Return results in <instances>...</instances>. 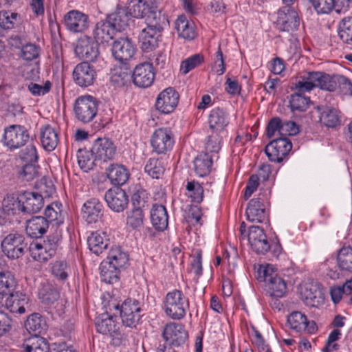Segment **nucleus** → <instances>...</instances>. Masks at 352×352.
<instances>
[{"instance_id":"obj_1","label":"nucleus","mask_w":352,"mask_h":352,"mask_svg":"<svg viewBox=\"0 0 352 352\" xmlns=\"http://www.w3.org/2000/svg\"><path fill=\"white\" fill-rule=\"evenodd\" d=\"M61 240L62 230L56 228L54 233L47 236L45 239L30 243L29 251L32 258L38 262L47 261L56 254Z\"/></svg>"},{"instance_id":"obj_2","label":"nucleus","mask_w":352,"mask_h":352,"mask_svg":"<svg viewBox=\"0 0 352 352\" xmlns=\"http://www.w3.org/2000/svg\"><path fill=\"white\" fill-rule=\"evenodd\" d=\"M315 87L333 91L335 90V83L331 80V76L326 73L311 72L301 76L296 84V88L299 91H309Z\"/></svg>"},{"instance_id":"obj_3","label":"nucleus","mask_w":352,"mask_h":352,"mask_svg":"<svg viewBox=\"0 0 352 352\" xmlns=\"http://www.w3.org/2000/svg\"><path fill=\"white\" fill-rule=\"evenodd\" d=\"M3 253L10 259L21 258L29 250L26 237L19 232H12L6 235L1 242Z\"/></svg>"},{"instance_id":"obj_4","label":"nucleus","mask_w":352,"mask_h":352,"mask_svg":"<svg viewBox=\"0 0 352 352\" xmlns=\"http://www.w3.org/2000/svg\"><path fill=\"white\" fill-rule=\"evenodd\" d=\"M189 308V300L181 290L173 289L169 292L164 300L166 314L173 320H181L186 316Z\"/></svg>"},{"instance_id":"obj_5","label":"nucleus","mask_w":352,"mask_h":352,"mask_svg":"<svg viewBox=\"0 0 352 352\" xmlns=\"http://www.w3.org/2000/svg\"><path fill=\"white\" fill-rule=\"evenodd\" d=\"M74 110L78 121L88 123L97 115L98 102L96 98L90 95L79 96L75 101Z\"/></svg>"},{"instance_id":"obj_6","label":"nucleus","mask_w":352,"mask_h":352,"mask_svg":"<svg viewBox=\"0 0 352 352\" xmlns=\"http://www.w3.org/2000/svg\"><path fill=\"white\" fill-rule=\"evenodd\" d=\"M95 326L98 333L111 337L116 344L125 338L120 331L121 325L116 316L102 314L96 318Z\"/></svg>"},{"instance_id":"obj_7","label":"nucleus","mask_w":352,"mask_h":352,"mask_svg":"<svg viewBox=\"0 0 352 352\" xmlns=\"http://www.w3.org/2000/svg\"><path fill=\"white\" fill-rule=\"evenodd\" d=\"M300 19L297 11L290 6H284L277 12L276 28L281 32H293L300 25Z\"/></svg>"},{"instance_id":"obj_8","label":"nucleus","mask_w":352,"mask_h":352,"mask_svg":"<svg viewBox=\"0 0 352 352\" xmlns=\"http://www.w3.org/2000/svg\"><path fill=\"white\" fill-rule=\"evenodd\" d=\"M21 213L23 214L21 196L6 195L2 201L0 208V224L4 225L8 222L13 221L14 218Z\"/></svg>"},{"instance_id":"obj_9","label":"nucleus","mask_w":352,"mask_h":352,"mask_svg":"<svg viewBox=\"0 0 352 352\" xmlns=\"http://www.w3.org/2000/svg\"><path fill=\"white\" fill-rule=\"evenodd\" d=\"M270 192L260 193L256 198L250 201L246 208L247 219L251 222L262 223L267 219L265 203L269 199Z\"/></svg>"},{"instance_id":"obj_10","label":"nucleus","mask_w":352,"mask_h":352,"mask_svg":"<svg viewBox=\"0 0 352 352\" xmlns=\"http://www.w3.org/2000/svg\"><path fill=\"white\" fill-rule=\"evenodd\" d=\"M28 139L29 133L23 126L13 124L5 129L4 143L11 150L24 146Z\"/></svg>"},{"instance_id":"obj_11","label":"nucleus","mask_w":352,"mask_h":352,"mask_svg":"<svg viewBox=\"0 0 352 352\" xmlns=\"http://www.w3.org/2000/svg\"><path fill=\"white\" fill-rule=\"evenodd\" d=\"M179 100V93L173 87H170L158 94L155 106L159 112L163 114H169L176 109Z\"/></svg>"},{"instance_id":"obj_12","label":"nucleus","mask_w":352,"mask_h":352,"mask_svg":"<svg viewBox=\"0 0 352 352\" xmlns=\"http://www.w3.org/2000/svg\"><path fill=\"white\" fill-rule=\"evenodd\" d=\"M292 148V142L285 137L271 141L265 148V152L271 162H281Z\"/></svg>"},{"instance_id":"obj_13","label":"nucleus","mask_w":352,"mask_h":352,"mask_svg":"<svg viewBox=\"0 0 352 352\" xmlns=\"http://www.w3.org/2000/svg\"><path fill=\"white\" fill-rule=\"evenodd\" d=\"M155 76V72L153 64L149 62H143L135 67L132 79L137 87L147 88L153 83Z\"/></svg>"},{"instance_id":"obj_14","label":"nucleus","mask_w":352,"mask_h":352,"mask_svg":"<svg viewBox=\"0 0 352 352\" xmlns=\"http://www.w3.org/2000/svg\"><path fill=\"white\" fill-rule=\"evenodd\" d=\"M75 52L85 62L94 61L99 55L98 43L91 36L83 35L77 41Z\"/></svg>"},{"instance_id":"obj_15","label":"nucleus","mask_w":352,"mask_h":352,"mask_svg":"<svg viewBox=\"0 0 352 352\" xmlns=\"http://www.w3.org/2000/svg\"><path fill=\"white\" fill-rule=\"evenodd\" d=\"M151 142L153 150L157 153H166L174 144L172 131L168 128L156 129L152 135Z\"/></svg>"},{"instance_id":"obj_16","label":"nucleus","mask_w":352,"mask_h":352,"mask_svg":"<svg viewBox=\"0 0 352 352\" xmlns=\"http://www.w3.org/2000/svg\"><path fill=\"white\" fill-rule=\"evenodd\" d=\"M111 51L117 60L124 63L133 57L136 52V47L129 37H120L113 43Z\"/></svg>"},{"instance_id":"obj_17","label":"nucleus","mask_w":352,"mask_h":352,"mask_svg":"<svg viewBox=\"0 0 352 352\" xmlns=\"http://www.w3.org/2000/svg\"><path fill=\"white\" fill-rule=\"evenodd\" d=\"M74 82L81 87H87L94 84L96 78L94 67L87 62L78 64L73 71Z\"/></svg>"},{"instance_id":"obj_18","label":"nucleus","mask_w":352,"mask_h":352,"mask_svg":"<svg viewBox=\"0 0 352 352\" xmlns=\"http://www.w3.org/2000/svg\"><path fill=\"white\" fill-rule=\"evenodd\" d=\"M104 199L109 208L116 212L124 211L129 204L128 195L119 187L108 190L105 192Z\"/></svg>"},{"instance_id":"obj_19","label":"nucleus","mask_w":352,"mask_h":352,"mask_svg":"<svg viewBox=\"0 0 352 352\" xmlns=\"http://www.w3.org/2000/svg\"><path fill=\"white\" fill-rule=\"evenodd\" d=\"M248 241L252 249L257 254H265L270 249V242L263 228L251 226L249 228Z\"/></svg>"},{"instance_id":"obj_20","label":"nucleus","mask_w":352,"mask_h":352,"mask_svg":"<svg viewBox=\"0 0 352 352\" xmlns=\"http://www.w3.org/2000/svg\"><path fill=\"white\" fill-rule=\"evenodd\" d=\"M67 29L72 32H82L89 27V16L76 10L68 12L64 16Z\"/></svg>"},{"instance_id":"obj_21","label":"nucleus","mask_w":352,"mask_h":352,"mask_svg":"<svg viewBox=\"0 0 352 352\" xmlns=\"http://www.w3.org/2000/svg\"><path fill=\"white\" fill-rule=\"evenodd\" d=\"M82 216L88 223H94L100 221L104 215L102 204L96 198L87 200L82 205Z\"/></svg>"},{"instance_id":"obj_22","label":"nucleus","mask_w":352,"mask_h":352,"mask_svg":"<svg viewBox=\"0 0 352 352\" xmlns=\"http://www.w3.org/2000/svg\"><path fill=\"white\" fill-rule=\"evenodd\" d=\"M164 340L173 346H180L188 338V333L181 324L170 322L167 324L162 333Z\"/></svg>"},{"instance_id":"obj_23","label":"nucleus","mask_w":352,"mask_h":352,"mask_svg":"<svg viewBox=\"0 0 352 352\" xmlns=\"http://www.w3.org/2000/svg\"><path fill=\"white\" fill-rule=\"evenodd\" d=\"M92 152L98 160L107 162L113 159L116 147L108 138H98L92 146Z\"/></svg>"},{"instance_id":"obj_24","label":"nucleus","mask_w":352,"mask_h":352,"mask_svg":"<svg viewBox=\"0 0 352 352\" xmlns=\"http://www.w3.org/2000/svg\"><path fill=\"white\" fill-rule=\"evenodd\" d=\"M287 323L290 328L297 332L314 333L316 324L314 321H309L306 316L300 311H293L287 316Z\"/></svg>"},{"instance_id":"obj_25","label":"nucleus","mask_w":352,"mask_h":352,"mask_svg":"<svg viewBox=\"0 0 352 352\" xmlns=\"http://www.w3.org/2000/svg\"><path fill=\"white\" fill-rule=\"evenodd\" d=\"M28 297L19 292L9 294L3 302V306L12 313L24 314L28 307Z\"/></svg>"},{"instance_id":"obj_26","label":"nucleus","mask_w":352,"mask_h":352,"mask_svg":"<svg viewBox=\"0 0 352 352\" xmlns=\"http://www.w3.org/2000/svg\"><path fill=\"white\" fill-rule=\"evenodd\" d=\"M23 214L38 212L43 206V196L34 192H25L21 195Z\"/></svg>"},{"instance_id":"obj_27","label":"nucleus","mask_w":352,"mask_h":352,"mask_svg":"<svg viewBox=\"0 0 352 352\" xmlns=\"http://www.w3.org/2000/svg\"><path fill=\"white\" fill-rule=\"evenodd\" d=\"M208 123L212 133H223L229 124L228 114L223 109L215 108L210 111Z\"/></svg>"},{"instance_id":"obj_28","label":"nucleus","mask_w":352,"mask_h":352,"mask_svg":"<svg viewBox=\"0 0 352 352\" xmlns=\"http://www.w3.org/2000/svg\"><path fill=\"white\" fill-rule=\"evenodd\" d=\"M161 36L162 31L155 30L148 27L143 29L139 36L142 49L146 52L155 49L158 46Z\"/></svg>"},{"instance_id":"obj_29","label":"nucleus","mask_w":352,"mask_h":352,"mask_svg":"<svg viewBox=\"0 0 352 352\" xmlns=\"http://www.w3.org/2000/svg\"><path fill=\"white\" fill-rule=\"evenodd\" d=\"M40 138L43 147L47 151H54L59 142L56 129L50 124L44 125L40 129Z\"/></svg>"},{"instance_id":"obj_30","label":"nucleus","mask_w":352,"mask_h":352,"mask_svg":"<svg viewBox=\"0 0 352 352\" xmlns=\"http://www.w3.org/2000/svg\"><path fill=\"white\" fill-rule=\"evenodd\" d=\"M106 173L111 183L114 186L124 184L129 178V172L126 168L118 164H111L106 170Z\"/></svg>"},{"instance_id":"obj_31","label":"nucleus","mask_w":352,"mask_h":352,"mask_svg":"<svg viewBox=\"0 0 352 352\" xmlns=\"http://www.w3.org/2000/svg\"><path fill=\"white\" fill-rule=\"evenodd\" d=\"M151 220L153 226L157 231L165 230L168 224V213L163 205H153L151 211Z\"/></svg>"},{"instance_id":"obj_32","label":"nucleus","mask_w":352,"mask_h":352,"mask_svg":"<svg viewBox=\"0 0 352 352\" xmlns=\"http://www.w3.org/2000/svg\"><path fill=\"white\" fill-rule=\"evenodd\" d=\"M49 224L45 218L36 216L28 220L26 223V233L32 238L41 236L47 232Z\"/></svg>"},{"instance_id":"obj_33","label":"nucleus","mask_w":352,"mask_h":352,"mask_svg":"<svg viewBox=\"0 0 352 352\" xmlns=\"http://www.w3.org/2000/svg\"><path fill=\"white\" fill-rule=\"evenodd\" d=\"M116 31L106 20L98 22L93 31L94 38L99 43H108L112 40Z\"/></svg>"},{"instance_id":"obj_34","label":"nucleus","mask_w":352,"mask_h":352,"mask_svg":"<svg viewBox=\"0 0 352 352\" xmlns=\"http://www.w3.org/2000/svg\"><path fill=\"white\" fill-rule=\"evenodd\" d=\"M320 113L319 120L327 127L334 128L340 124V116L336 109L329 107H316Z\"/></svg>"},{"instance_id":"obj_35","label":"nucleus","mask_w":352,"mask_h":352,"mask_svg":"<svg viewBox=\"0 0 352 352\" xmlns=\"http://www.w3.org/2000/svg\"><path fill=\"white\" fill-rule=\"evenodd\" d=\"M129 14L124 8L118 7L114 12L107 16L106 21L116 32H121L128 25Z\"/></svg>"},{"instance_id":"obj_36","label":"nucleus","mask_w":352,"mask_h":352,"mask_svg":"<svg viewBox=\"0 0 352 352\" xmlns=\"http://www.w3.org/2000/svg\"><path fill=\"white\" fill-rule=\"evenodd\" d=\"M154 8H157L156 0H138L128 12L130 16L140 19L146 17Z\"/></svg>"},{"instance_id":"obj_37","label":"nucleus","mask_w":352,"mask_h":352,"mask_svg":"<svg viewBox=\"0 0 352 352\" xmlns=\"http://www.w3.org/2000/svg\"><path fill=\"white\" fill-rule=\"evenodd\" d=\"M21 347L23 352H49L50 344L43 337L34 335L25 340Z\"/></svg>"},{"instance_id":"obj_38","label":"nucleus","mask_w":352,"mask_h":352,"mask_svg":"<svg viewBox=\"0 0 352 352\" xmlns=\"http://www.w3.org/2000/svg\"><path fill=\"white\" fill-rule=\"evenodd\" d=\"M175 27L179 36L189 40L195 37L194 23L189 21L185 15L182 14L177 17Z\"/></svg>"},{"instance_id":"obj_39","label":"nucleus","mask_w":352,"mask_h":352,"mask_svg":"<svg viewBox=\"0 0 352 352\" xmlns=\"http://www.w3.org/2000/svg\"><path fill=\"white\" fill-rule=\"evenodd\" d=\"M212 157L208 153H202L195 159V171L198 176L205 177L210 173L213 162Z\"/></svg>"},{"instance_id":"obj_40","label":"nucleus","mask_w":352,"mask_h":352,"mask_svg":"<svg viewBox=\"0 0 352 352\" xmlns=\"http://www.w3.org/2000/svg\"><path fill=\"white\" fill-rule=\"evenodd\" d=\"M265 286L267 294L272 298H282L286 293V283L280 276L274 278L265 283Z\"/></svg>"},{"instance_id":"obj_41","label":"nucleus","mask_w":352,"mask_h":352,"mask_svg":"<svg viewBox=\"0 0 352 352\" xmlns=\"http://www.w3.org/2000/svg\"><path fill=\"white\" fill-rule=\"evenodd\" d=\"M62 204L59 202H53L45 209L44 214L47 223H54L60 226L63 223L64 217L62 214Z\"/></svg>"},{"instance_id":"obj_42","label":"nucleus","mask_w":352,"mask_h":352,"mask_svg":"<svg viewBox=\"0 0 352 352\" xmlns=\"http://www.w3.org/2000/svg\"><path fill=\"white\" fill-rule=\"evenodd\" d=\"M146 27L162 32L169 23L167 16L160 11H158L157 8H154L153 10H151V13L146 16Z\"/></svg>"},{"instance_id":"obj_43","label":"nucleus","mask_w":352,"mask_h":352,"mask_svg":"<svg viewBox=\"0 0 352 352\" xmlns=\"http://www.w3.org/2000/svg\"><path fill=\"white\" fill-rule=\"evenodd\" d=\"M89 250L96 255L102 253L108 246V240L103 234L93 232L87 239Z\"/></svg>"},{"instance_id":"obj_44","label":"nucleus","mask_w":352,"mask_h":352,"mask_svg":"<svg viewBox=\"0 0 352 352\" xmlns=\"http://www.w3.org/2000/svg\"><path fill=\"white\" fill-rule=\"evenodd\" d=\"M77 158L80 168L86 173L94 168L96 161L98 160L92 152V148L90 151L87 149H78Z\"/></svg>"},{"instance_id":"obj_45","label":"nucleus","mask_w":352,"mask_h":352,"mask_svg":"<svg viewBox=\"0 0 352 352\" xmlns=\"http://www.w3.org/2000/svg\"><path fill=\"white\" fill-rule=\"evenodd\" d=\"M337 265L340 270L352 272V247L343 246L337 254Z\"/></svg>"},{"instance_id":"obj_46","label":"nucleus","mask_w":352,"mask_h":352,"mask_svg":"<svg viewBox=\"0 0 352 352\" xmlns=\"http://www.w3.org/2000/svg\"><path fill=\"white\" fill-rule=\"evenodd\" d=\"M120 267L112 265L109 261H103L100 265L102 280L107 283H113L118 279Z\"/></svg>"},{"instance_id":"obj_47","label":"nucleus","mask_w":352,"mask_h":352,"mask_svg":"<svg viewBox=\"0 0 352 352\" xmlns=\"http://www.w3.org/2000/svg\"><path fill=\"white\" fill-rule=\"evenodd\" d=\"M38 297L45 305H51L56 302L60 297L56 288L50 284H43L38 292Z\"/></svg>"},{"instance_id":"obj_48","label":"nucleus","mask_w":352,"mask_h":352,"mask_svg":"<svg viewBox=\"0 0 352 352\" xmlns=\"http://www.w3.org/2000/svg\"><path fill=\"white\" fill-rule=\"evenodd\" d=\"M15 286L16 280L10 272H0V295L1 296H7L14 291Z\"/></svg>"},{"instance_id":"obj_49","label":"nucleus","mask_w":352,"mask_h":352,"mask_svg":"<svg viewBox=\"0 0 352 352\" xmlns=\"http://www.w3.org/2000/svg\"><path fill=\"white\" fill-rule=\"evenodd\" d=\"M338 36L344 43L352 45V16L344 17L339 23Z\"/></svg>"},{"instance_id":"obj_50","label":"nucleus","mask_w":352,"mask_h":352,"mask_svg":"<svg viewBox=\"0 0 352 352\" xmlns=\"http://www.w3.org/2000/svg\"><path fill=\"white\" fill-rule=\"evenodd\" d=\"M107 261L120 268L123 267L129 261L128 254L120 246L113 247L109 252Z\"/></svg>"},{"instance_id":"obj_51","label":"nucleus","mask_w":352,"mask_h":352,"mask_svg":"<svg viewBox=\"0 0 352 352\" xmlns=\"http://www.w3.org/2000/svg\"><path fill=\"white\" fill-rule=\"evenodd\" d=\"M144 170L151 177L159 179L164 173V163L162 159L150 158L146 164Z\"/></svg>"},{"instance_id":"obj_52","label":"nucleus","mask_w":352,"mask_h":352,"mask_svg":"<svg viewBox=\"0 0 352 352\" xmlns=\"http://www.w3.org/2000/svg\"><path fill=\"white\" fill-rule=\"evenodd\" d=\"M25 327L28 331L33 332L36 335L45 330V322L39 314L34 313L28 318Z\"/></svg>"},{"instance_id":"obj_53","label":"nucleus","mask_w":352,"mask_h":352,"mask_svg":"<svg viewBox=\"0 0 352 352\" xmlns=\"http://www.w3.org/2000/svg\"><path fill=\"white\" fill-rule=\"evenodd\" d=\"M19 19L20 16L16 12L10 10L0 11V27L4 30L14 28Z\"/></svg>"},{"instance_id":"obj_54","label":"nucleus","mask_w":352,"mask_h":352,"mask_svg":"<svg viewBox=\"0 0 352 352\" xmlns=\"http://www.w3.org/2000/svg\"><path fill=\"white\" fill-rule=\"evenodd\" d=\"M70 272L71 269L65 261H56L52 264V273L59 280H65Z\"/></svg>"},{"instance_id":"obj_55","label":"nucleus","mask_w":352,"mask_h":352,"mask_svg":"<svg viewBox=\"0 0 352 352\" xmlns=\"http://www.w3.org/2000/svg\"><path fill=\"white\" fill-rule=\"evenodd\" d=\"M204 62V56L199 54H194L182 61L180 72L186 75L190 71L200 65Z\"/></svg>"},{"instance_id":"obj_56","label":"nucleus","mask_w":352,"mask_h":352,"mask_svg":"<svg viewBox=\"0 0 352 352\" xmlns=\"http://www.w3.org/2000/svg\"><path fill=\"white\" fill-rule=\"evenodd\" d=\"M143 302L140 300L128 298L120 306L116 305L114 308L120 311V312H141Z\"/></svg>"},{"instance_id":"obj_57","label":"nucleus","mask_w":352,"mask_h":352,"mask_svg":"<svg viewBox=\"0 0 352 352\" xmlns=\"http://www.w3.org/2000/svg\"><path fill=\"white\" fill-rule=\"evenodd\" d=\"M310 100L302 94H296L291 96L289 106L292 111H305L309 106Z\"/></svg>"},{"instance_id":"obj_58","label":"nucleus","mask_w":352,"mask_h":352,"mask_svg":"<svg viewBox=\"0 0 352 352\" xmlns=\"http://www.w3.org/2000/svg\"><path fill=\"white\" fill-rule=\"evenodd\" d=\"M144 224V214L142 210L133 209L128 215L126 225L133 230H140Z\"/></svg>"},{"instance_id":"obj_59","label":"nucleus","mask_w":352,"mask_h":352,"mask_svg":"<svg viewBox=\"0 0 352 352\" xmlns=\"http://www.w3.org/2000/svg\"><path fill=\"white\" fill-rule=\"evenodd\" d=\"M318 14H328L334 10L333 0H309Z\"/></svg>"},{"instance_id":"obj_60","label":"nucleus","mask_w":352,"mask_h":352,"mask_svg":"<svg viewBox=\"0 0 352 352\" xmlns=\"http://www.w3.org/2000/svg\"><path fill=\"white\" fill-rule=\"evenodd\" d=\"M186 190L188 192V197L192 199V201L195 203H200L202 201L204 197V189L198 182H195L194 181L188 182Z\"/></svg>"},{"instance_id":"obj_61","label":"nucleus","mask_w":352,"mask_h":352,"mask_svg":"<svg viewBox=\"0 0 352 352\" xmlns=\"http://www.w3.org/2000/svg\"><path fill=\"white\" fill-rule=\"evenodd\" d=\"M258 280L265 283L280 276L274 270L272 265L270 264L261 265L258 269Z\"/></svg>"},{"instance_id":"obj_62","label":"nucleus","mask_w":352,"mask_h":352,"mask_svg":"<svg viewBox=\"0 0 352 352\" xmlns=\"http://www.w3.org/2000/svg\"><path fill=\"white\" fill-rule=\"evenodd\" d=\"M18 175L23 180L32 181L38 175V166L33 163H28L19 171Z\"/></svg>"},{"instance_id":"obj_63","label":"nucleus","mask_w":352,"mask_h":352,"mask_svg":"<svg viewBox=\"0 0 352 352\" xmlns=\"http://www.w3.org/2000/svg\"><path fill=\"white\" fill-rule=\"evenodd\" d=\"M331 80L335 83V89L338 85L344 94L352 96V82L348 78L342 75H336L331 77Z\"/></svg>"},{"instance_id":"obj_64","label":"nucleus","mask_w":352,"mask_h":352,"mask_svg":"<svg viewBox=\"0 0 352 352\" xmlns=\"http://www.w3.org/2000/svg\"><path fill=\"white\" fill-rule=\"evenodd\" d=\"M131 201L134 209L142 210L147 205L148 194L144 190H138L133 195Z\"/></svg>"}]
</instances>
